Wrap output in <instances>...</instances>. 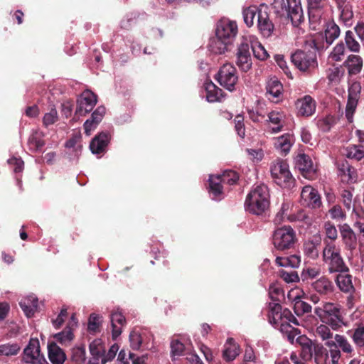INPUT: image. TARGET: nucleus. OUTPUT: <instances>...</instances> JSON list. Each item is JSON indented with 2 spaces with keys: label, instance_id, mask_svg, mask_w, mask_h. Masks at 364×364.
<instances>
[{
  "label": "nucleus",
  "instance_id": "obj_1",
  "mask_svg": "<svg viewBox=\"0 0 364 364\" xmlns=\"http://www.w3.org/2000/svg\"><path fill=\"white\" fill-rule=\"evenodd\" d=\"M269 193L267 186H257L247 196L245 205L246 210L255 215H262L269 205Z\"/></svg>",
  "mask_w": 364,
  "mask_h": 364
},
{
  "label": "nucleus",
  "instance_id": "obj_2",
  "mask_svg": "<svg viewBox=\"0 0 364 364\" xmlns=\"http://www.w3.org/2000/svg\"><path fill=\"white\" fill-rule=\"evenodd\" d=\"M325 247L322 252L323 261L328 265L330 273L349 272L340 253V249L334 242L324 240Z\"/></svg>",
  "mask_w": 364,
  "mask_h": 364
},
{
  "label": "nucleus",
  "instance_id": "obj_3",
  "mask_svg": "<svg viewBox=\"0 0 364 364\" xmlns=\"http://www.w3.org/2000/svg\"><path fill=\"white\" fill-rule=\"evenodd\" d=\"M272 242L277 251L291 250L297 242L296 232L290 225L278 228L273 232Z\"/></svg>",
  "mask_w": 364,
  "mask_h": 364
},
{
  "label": "nucleus",
  "instance_id": "obj_4",
  "mask_svg": "<svg viewBox=\"0 0 364 364\" xmlns=\"http://www.w3.org/2000/svg\"><path fill=\"white\" fill-rule=\"evenodd\" d=\"M291 61L301 72L311 74L318 68L317 56L315 51L296 50L291 55Z\"/></svg>",
  "mask_w": 364,
  "mask_h": 364
},
{
  "label": "nucleus",
  "instance_id": "obj_5",
  "mask_svg": "<svg viewBox=\"0 0 364 364\" xmlns=\"http://www.w3.org/2000/svg\"><path fill=\"white\" fill-rule=\"evenodd\" d=\"M271 175L275 183L282 188H291L295 180L286 161L277 159L271 166Z\"/></svg>",
  "mask_w": 364,
  "mask_h": 364
},
{
  "label": "nucleus",
  "instance_id": "obj_6",
  "mask_svg": "<svg viewBox=\"0 0 364 364\" xmlns=\"http://www.w3.org/2000/svg\"><path fill=\"white\" fill-rule=\"evenodd\" d=\"M215 80L226 90L230 92L235 90L238 81L236 68L231 63L223 65L215 75Z\"/></svg>",
  "mask_w": 364,
  "mask_h": 364
},
{
  "label": "nucleus",
  "instance_id": "obj_7",
  "mask_svg": "<svg viewBox=\"0 0 364 364\" xmlns=\"http://www.w3.org/2000/svg\"><path fill=\"white\" fill-rule=\"evenodd\" d=\"M309 23L313 30H316L328 6V0H307Z\"/></svg>",
  "mask_w": 364,
  "mask_h": 364
},
{
  "label": "nucleus",
  "instance_id": "obj_8",
  "mask_svg": "<svg viewBox=\"0 0 364 364\" xmlns=\"http://www.w3.org/2000/svg\"><path fill=\"white\" fill-rule=\"evenodd\" d=\"M235 62L242 72L247 73L252 68L250 46L247 39H243L238 45Z\"/></svg>",
  "mask_w": 364,
  "mask_h": 364
},
{
  "label": "nucleus",
  "instance_id": "obj_9",
  "mask_svg": "<svg viewBox=\"0 0 364 364\" xmlns=\"http://www.w3.org/2000/svg\"><path fill=\"white\" fill-rule=\"evenodd\" d=\"M237 25L235 21L228 18H222L218 21L215 28L216 37L232 43L237 33Z\"/></svg>",
  "mask_w": 364,
  "mask_h": 364
},
{
  "label": "nucleus",
  "instance_id": "obj_10",
  "mask_svg": "<svg viewBox=\"0 0 364 364\" xmlns=\"http://www.w3.org/2000/svg\"><path fill=\"white\" fill-rule=\"evenodd\" d=\"M97 102V95L90 90L85 91L77 100L75 117L85 116L90 112Z\"/></svg>",
  "mask_w": 364,
  "mask_h": 364
},
{
  "label": "nucleus",
  "instance_id": "obj_11",
  "mask_svg": "<svg viewBox=\"0 0 364 364\" xmlns=\"http://www.w3.org/2000/svg\"><path fill=\"white\" fill-rule=\"evenodd\" d=\"M23 360L26 363L31 364H42V361H46L43 355L41 353L38 338L30 339L28 344L23 350Z\"/></svg>",
  "mask_w": 364,
  "mask_h": 364
},
{
  "label": "nucleus",
  "instance_id": "obj_12",
  "mask_svg": "<svg viewBox=\"0 0 364 364\" xmlns=\"http://www.w3.org/2000/svg\"><path fill=\"white\" fill-rule=\"evenodd\" d=\"M348 102L346 107V117L352 122L360 96L361 85L359 82H353L348 87Z\"/></svg>",
  "mask_w": 364,
  "mask_h": 364
},
{
  "label": "nucleus",
  "instance_id": "obj_13",
  "mask_svg": "<svg viewBox=\"0 0 364 364\" xmlns=\"http://www.w3.org/2000/svg\"><path fill=\"white\" fill-rule=\"evenodd\" d=\"M295 167L305 178L314 180L316 178V168L309 156L305 154L297 155L295 158Z\"/></svg>",
  "mask_w": 364,
  "mask_h": 364
},
{
  "label": "nucleus",
  "instance_id": "obj_14",
  "mask_svg": "<svg viewBox=\"0 0 364 364\" xmlns=\"http://www.w3.org/2000/svg\"><path fill=\"white\" fill-rule=\"evenodd\" d=\"M287 13L283 17L290 20L294 27H298L304 21V17L300 0H287Z\"/></svg>",
  "mask_w": 364,
  "mask_h": 364
},
{
  "label": "nucleus",
  "instance_id": "obj_15",
  "mask_svg": "<svg viewBox=\"0 0 364 364\" xmlns=\"http://www.w3.org/2000/svg\"><path fill=\"white\" fill-rule=\"evenodd\" d=\"M301 203L311 208H319L321 200L318 191L311 186H305L301 193Z\"/></svg>",
  "mask_w": 364,
  "mask_h": 364
},
{
  "label": "nucleus",
  "instance_id": "obj_16",
  "mask_svg": "<svg viewBox=\"0 0 364 364\" xmlns=\"http://www.w3.org/2000/svg\"><path fill=\"white\" fill-rule=\"evenodd\" d=\"M321 237L320 235H314L303 244L304 255L311 259H316L319 256V249L321 245Z\"/></svg>",
  "mask_w": 364,
  "mask_h": 364
},
{
  "label": "nucleus",
  "instance_id": "obj_17",
  "mask_svg": "<svg viewBox=\"0 0 364 364\" xmlns=\"http://www.w3.org/2000/svg\"><path fill=\"white\" fill-rule=\"evenodd\" d=\"M297 109V114L302 117H310L316 110V102L309 95H305L301 99H298L296 102Z\"/></svg>",
  "mask_w": 364,
  "mask_h": 364
},
{
  "label": "nucleus",
  "instance_id": "obj_18",
  "mask_svg": "<svg viewBox=\"0 0 364 364\" xmlns=\"http://www.w3.org/2000/svg\"><path fill=\"white\" fill-rule=\"evenodd\" d=\"M109 134L106 132H102L96 135L91 141L90 149L92 153L100 154L105 151L109 142Z\"/></svg>",
  "mask_w": 364,
  "mask_h": 364
},
{
  "label": "nucleus",
  "instance_id": "obj_19",
  "mask_svg": "<svg viewBox=\"0 0 364 364\" xmlns=\"http://www.w3.org/2000/svg\"><path fill=\"white\" fill-rule=\"evenodd\" d=\"M109 316L112 339L116 340L122 332V328L126 324V318L125 316L118 311H112Z\"/></svg>",
  "mask_w": 364,
  "mask_h": 364
},
{
  "label": "nucleus",
  "instance_id": "obj_20",
  "mask_svg": "<svg viewBox=\"0 0 364 364\" xmlns=\"http://www.w3.org/2000/svg\"><path fill=\"white\" fill-rule=\"evenodd\" d=\"M218 175H211L208 180V193L212 199L220 200L224 197L223 183Z\"/></svg>",
  "mask_w": 364,
  "mask_h": 364
},
{
  "label": "nucleus",
  "instance_id": "obj_21",
  "mask_svg": "<svg viewBox=\"0 0 364 364\" xmlns=\"http://www.w3.org/2000/svg\"><path fill=\"white\" fill-rule=\"evenodd\" d=\"M106 109L104 106H99L97 109L92 112L90 119H88L84 123V129L85 133L87 135H90L91 132L95 129L97 124L102 121L105 114Z\"/></svg>",
  "mask_w": 364,
  "mask_h": 364
},
{
  "label": "nucleus",
  "instance_id": "obj_22",
  "mask_svg": "<svg viewBox=\"0 0 364 364\" xmlns=\"http://www.w3.org/2000/svg\"><path fill=\"white\" fill-rule=\"evenodd\" d=\"M257 26L261 33L264 37L272 36L274 31V24L269 18V15L266 11H260L258 13Z\"/></svg>",
  "mask_w": 364,
  "mask_h": 364
},
{
  "label": "nucleus",
  "instance_id": "obj_23",
  "mask_svg": "<svg viewBox=\"0 0 364 364\" xmlns=\"http://www.w3.org/2000/svg\"><path fill=\"white\" fill-rule=\"evenodd\" d=\"M311 288L321 295H327L333 291V282L326 276L319 277L316 281L311 282Z\"/></svg>",
  "mask_w": 364,
  "mask_h": 364
},
{
  "label": "nucleus",
  "instance_id": "obj_24",
  "mask_svg": "<svg viewBox=\"0 0 364 364\" xmlns=\"http://www.w3.org/2000/svg\"><path fill=\"white\" fill-rule=\"evenodd\" d=\"M341 235L346 248L348 250H355L357 245V238L354 231L351 228L344 224L340 228Z\"/></svg>",
  "mask_w": 364,
  "mask_h": 364
},
{
  "label": "nucleus",
  "instance_id": "obj_25",
  "mask_svg": "<svg viewBox=\"0 0 364 364\" xmlns=\"http://www.w3.org/2000/svg\"><path fill=\"white\" fill-rule=\"evenodd\" d=\"M343 66L348 69L349 75H355L362 70L363 59L358 55L351 54L348 55L347 59L344 61Z\"/></svg>",
  "mask_w": 364,
  "mask_h": 364
},
{
  "label": "nucleus",
  "instance_id": "obj_26",
  "mask_svg": "<svg viewBox=\"0 0 364 364\" xmlns=\"http://www.w3.org/2000/svg\"><path fill=\"white\" fill-rule=\"evenodd\" d=\"M48 358L53 364H63L66 360V355L56 343L48 345Z\"/></svg>",
  "mask_w": 364,
  "mask_h": 364
},
{
  "label": "nucleus",
  "instance_id": "obj_27",
  "mask_svg": "<svg viewBox=\"0 0 364 364\" xmlns=\"http://www.w3.org/2000/svg\"><path fill=\"white\" fill-rule=\"evenodd\" d=\"M300 262V257L295 254L289 256H277L275 259L276 264L283 267L296 268Z\"/></svg>",
  "mask_w": 364,
  "mask_h": 364
},
{
  "label": "nucleus",
  "instance_id": "obj_28",
  "mask_svg": "<svg viewBox=\"0 0 364 364\" xmlns=\"http://www.w3.org/2000/svg\"><path fill=\"white\" fill-rule=\"evenodd\" d=\"M342 154L348 159L358 161L364 158V146L350 144L343 148Z\"/></svg>",
  "mask_w": 364,
  "mask_h": 364
},
{
  "label": "nucleus",
  "instance_id": "obj_29",
  "mask_svg": "<svg viewBox=\"0 0 364 364\" xmlns=\"http://www.w3.org/2000/svg\"><path fill=\"white\" fill-rule=\"evenodd\" d=\"M347 334L358 349L364 348V326L358 325L356 328L348 330Z\"/></svg>",
  "mask_w": 364,
  "mask_h": 364
},
{
  "label": "nucleus",
  "instance_id": "obj_30",
  "mask_svg": "<svg viewBox=\"0 0 364 364\" xmlns=\"http://www.w3.org/2000/svg\"><path fill=\"white\" fill-rule=\"evenodd\" d=\"M349 272H338L336 277V283L339 289L343 292H350L354 290L352 283V276Z\"/></svg>",
  "mask_w": 364,
  "mask_h": 364
},
{
  "label": "nucleus",
  "instance_id": "obj_31",
  "mask_svg": "<svg viewBox=\"0 0 364 364\" xmlns=\"http://www.w3.org/2000/svg\"><path fill=\"white\" fill-rule=\"evenodd\" d=\"M334 343L341 351L351 357L354 353V348L343 335L336 334Z\"/></svg>",
  "mask_w": 364,
  "mask_h": 364
},
{
  "label": "nucleus",
  "instance_id": "obj_32",
  "mask_svg": "<svg viewBox=\"0 0 364 364\" xmlns=\"http://www.w3.org/2000/svg\"><path fill=\"white\" fill-rule=\"evenodd\" d=\"M341 30L339 26L333 21H328L326 23L324 31L326 41L331 45L340 36Z\"/></svg>",
  "mask_w": 364,
  "mask_h": 364
},
{
  "label": "nucleus",
  "instance_id": "obj_33",
  "mask_svg": "<svg viewBox=\"0 0 364 364\" xmlns=\"http://www.w3.org/2000/svg\"><path fill=\"white\" fill-rule=\"evenodd\" d=\"M206 99L210 102L220 101L223 97V91L214 83L210 82L205 85Z\"/></svg>",
  "mask_w": 364,
  "mask_h": 364
},
{
  "label": "nucleus",
  "instance_id": "obj_34",
  "mask_svg": "<svg viewBox=\"0 0 364 364\" xmlns=\"http://www.w3.org/2000/svg\"><path fill=\"white\" fill-rule=\"evenodd\" d=\"M282 307L279 303L270 302L268 304V318L273 325L279 323Z\"/></svg>",
  "mask_w": 364,
  "mask_h": 364
},
{
  "label": "nucleus",
  "instance_id": "obj_35",
  "mask_svg": "<svg viewBox=\"0 0 364 364\" xmlns=\"http://www.w3.org/2000/svg\"><path fill=\"white\" fill-rule=\"evenodd\" d=\"M28 145L29 149L33 151L41 150L45 145L41 132H35L28 138Z\"/></svg>",
  "mask_w": 364,
  "mask_h": 364
},
{
  "label": "nucleus",
  "instance_id": "obj_36",
  "mask_svg": "<svg viewBox=\"0 0 364 364\" xmlns=\"http://www.w3.org/2000/svg\"><path fill=\"white\" fill-rule=\"evenodd\" d=\"M227 343H229L230 346L223 350V358L226 361H232L240 354V348L232 338L227 340Z\"/></svg>",
  "mask_w": 364,
  "mask_h": 364
},
{
  "label": "nucleus",
  "instance_id": "obj_37",
  "mask_svg": "<svg viewBox=\"0 0 364 364\" xmlns=\"http://www.w3.org/2000/svg\"><path fill=\"white\" fill-rule=\"evenodd\" d=\"M19 305L28 318L32 317L38 307L37 299H23L19 302Z\"/></svg>",
  "mask_w": 364,
  "mask_h": 364
},
{
  "label": "nucleus",
  "instance_id": "obj_38",
  "mask_svg": "<svg viewBox=\"0 0 364 364\" xmlns=\"http://www.w3.org/2000/svg\"><path fill=\"white\" fill-rule=\"evenodd\" d=\"M283 85L277 79H271L267 85V92L270 95L273 99H278L282 94Z\"/></svg>",
  "mask_w": 364,
  "mask_h": 364
},
{
  "label": "nucleus",
  "instance_id": "obj_39",
  "mask_svg": "<svg viewBox=\"0 0 364 364\" xmlns=\"http://www.w3.org/2000/svg\"><path fill=\"white\" fill-rule=\"evenodd\" d=\"M314 355L316 364H327L329 358L328 351L321 344L314 346Z\"/></svg>",
  "mask_w": 364,
  "mask_h": 364
},
{
  "label": "nucleus",
  "instance_id": "obj_40",
  "mask_svg": "<svg viewBox=\"0 0 364 364\" xmlns=\"http://www.w3.org/2000/svg\"><path fill=\"white\" fill-rule=\"evenodd\" d=\"M260 11H262V8L259 9L256 6H249L243 10L244 21L248 27L253 25L255 16L258 18V13Z\"/></svg>",
  "mask_w": 364,
  "mask_h": 364
},
{
  "label": "nucleus",
  "instance_id": "obj_41",
  "mask_svg": "<svg viewBox=\"0 0 364 364\" xmlns=\"http://www.w3.org/2000/svg\"><path fill=\"white\" fill-rule=\"evenodd\" d=\"M230 44V43L216 37L215 39H213L210 41L209 46L212 53L215 54H223L228 50V46Z\"/></svg>",
  "mask_w": 364,
  "mask_h": 364
},
{
  "label": "nucleus",
  "instance_id": "obj_42",
  "mask_svg": "<svg viewBox=\"0 0 364 364\" xmlns=\"http://www.w3.org/2000/svg\"><path fill=\"white\" fill-rule=\"evenodd\" d=\"M85 361V348L84 346L75 347L72 349L68 363L82 364Z\"/></svg>",
  "mask_w": 364,
  "mask_h": 364
},
{
  "label": "nucleus",
  "instance_id": "obj_43",
  "mask_svg": "<svg viewBox=\"0 0 364 364\" xmlns=\"http://www.w3.org/2000/svg\"><path fill=\"white\" fill-rule=\"evenodd\" d=\"M218 176L220 178L223 183H226L230 186L235 185L239 180V174L233 170H225L222 174H218Z\"/></svg>",
  "mask_w": 364,
  "mask_h": 364
},
{
  "label": "nucleus",
  "instance_id": "obj_44",
  "mask_svg": "<svg viewBox=\"0 0 364 364\" xmlns=\"http://www.w3.org/2000/svg\"><path fill=\"white\" fill-rule=\"evenodd\" d=\"M250 46L255 58L259 60H264L269 57V54L260 43H250Z\"/></svg>",
  "mask_w": 364,
  "mask_h": 364
},
{
  "label": "nucleus",
  "instance_id": "obj_45",
  "mask_svg": "<svg viewBox=\"0 0 364 364\" xmlns=\"http://www.w3.org/2000/svg\"><path fill=\"white\" fill-rule=\"evenodd\" d=\"M291 136L289 134H285L278 137L275 142V146L287 154L289 151L291 146Z\"/></svg>",
  "mask_w": 364,
  "mask_h": 364
},
{
  "label": "nucleus",
  "instance_id": "obj_46",
  "mask_svg": "<svg viewBox=\"0 0 364 364\" xmlns=\"http://www.w3.org/2000/svg\"><path fill=\"white\" fill-rule=\"evenodd\" d=\"M21 350L18 343H5L0 345V355L12 356L17 355Z\"/></svg>",
  "mask_w": 364,
  "mask_h": 364
},
{
  "label": "nucleus",
  "instance_id": "obj_47",
  "mask_svg": "<svg viewBox=\"0 0 364 364\" xmlns=\"http://www.w3.org/2000/svg\"><path fill=\"white\" fill-rule=\"evenodd\" d=\"M311 306L307 302L300 299H296L294 300V311L297 316H301L304 314L311 313Z\"/></svg>",
  "mask_w": 364,
  "mask_h": 364
},
{
  "label": "nucleus",
  "instance_id": "obj_48",
  "mask_svg": "<svg viewBox=\"0 0 364 364\" xmlns=\"http://www.w3.org/2000/svg\"><path fill=\"white\" fill-rule=\"evenodd\" d=\"M151 254L154 256V260L161 262L162 267H159L160 270L169 269V262L166 259V253L164 251H160L157 247H153Z\"/></svg>",
  "mask_w": 364,
  "mask_h": 364
},
{
  "label": "nucleus",
  "instance_id": "obj_49",
  "mask_svg": "<svg viewBox=\"0 0 364 364\" xmlns=\"http://www.w3.org/2000/svg\"><path fill=\"white\" fill-rule=\"evenodd\" d=\"M53 337L61 344L70 342L73 339L74 336L72 328L70 327V324L68 325L63 331L55 334Z\"/></svg>",
  "mask_w": 364,
  "mask_h": 364
},
{
  "label": "nucleus",
  "instance_id": "obj_50",
  "mask_svg": "<svg viewBox=\"0 0 364 364\" xmlns=\"http://www.w3.org/2000/svg\"><path fill=\"white\" fill-rule=\"evenodd\" d=\"M345 42L347 48L352 52L358 53L360 50V44L355 40V35L353 31H347L345 36Z\"/></svg>",
  "mask_w": 364,
  "mask_h": 364
},
{
  "label": "nucleus",
  "instance_id": "obj_51",
  "mask_svg": "<svg viewBox=\"0 0 364 364\" xmlns=\"http://www.w3.org/2000/svg\"><path fill=\"white\" fill-rule=\"evenodd\" d=\"M344 74L341 66H333L327 70V78L331 82H338Z\"/></svg>",
  "mask_w": 364,
  "mask_h": 364
},
{
  "label": "nucleus",
  "instance_id": "obj_52",
  "mask_svg": "<svg viewBox=\"0 0 364 364\" xmlns=\"http://www.w3.org/2000/svg\"><path fill=\"white\" fill-rule=\"evenodd\" d=\"M90 353L95 358H102V356L105 353V346L100 339H97L93 341L90 344Z\"/></svg>",
  "mask_w": 364,
  "mask_h": 364
},
{
  "label": "nucleus",
  "instance_id": "obj_53",
  "mask_svg": "<svg viewBox=\"0 0 364 364\" xmlns=\"http://www.w3.org/2000/svg\"><path fill=\"white\" fill-rule=\"evenodd\" d=\"M323 323L329 325L333 330H338L346 325L342 314L326 317Z\"/></svg>",
  "mask_w": 364,
  "mask_h": 364
},
{
  "label": "nucleus",
  "instance_id": "obj_54",
  "mask_svg": "<svg viewBox=\"0 0 364 364\" xmlns=\"http://www.w3.org/2000/svg\"><path fill=\"white\" fill-rule=\"evenodd\" d=\"M321 274V269L318 267H307L304 269L301 277L303 282H309V280H312Z\"/></svg>",
  "mask_w": 364,
  "mask_h": 364
},
{
  "label": "nucleus",
  "instance_id": "obj_55",
  "mask_svg": "<svg viewBox=\"0 0 364 364\" xmlns=\"http://www.w3.org/2000/svg\"><path fill=\"white\" fill-rule=\"evenodd\" d=\"M325 345L329 348L332 364H338L339 359L341 357V350L335 345L333 341H328Z\"/></svg>",
  "mask_w": 364,
  "mask_h": 364
},
{
  "label": "nucleus",
  "instance_id": "obj_56",
  "mask_svg": "<svg viewBox=\"0 0 364 364\" xmlns=\"http://www.w3.org/2000/svg\"><path fill=\"white\" fill-rule=\"evenodd\" d=\"M268 117L270 122L277 125V127L272 128V132H279L282 129V125H280V122L282 119L283 114L279 112L272 111L269 113Z\"/></svg>",
  "mask_w": 364,
  "mask_h": 364
},
{
  "label": "nucleus",
  "instance_id": "obj_57",
  "mask_svg": "<svg viewBox=\"0 0 364 364\" xmlns=\"http://www.w3.org/2000/svg\"><path fill=\"white\" fill-rule=\"evenodd\" d=\"M269 295L273 301L279 302L284 296V290L277 285L271 284L269 288Z\"/></svg>",
  "mask_w": 364,
  "mask_h": 364
},
{
  "label": "nucleus",
  "instance_id": "obj_58",
  "mask_svg": "<svg viewBox=\"0 0 364 364\" xmlns=\"http://www.w3.org/2000/svg\"><path fill=\"white\" fill-rule=\"evenodd\" d=\"M58 120V112L55 107H52L49 112L44 114L43 124L46 127L55 124Z\"/></svg>",
  "mask_w": 364,
  "mask_h": 364
},
{
  "label": "nucleus",
  "instance_id": "obj_59",
  "mask_svg": "<svg viewBox=\"0 0 364 364\" xmlns=\"http://www.w3.org/2000/svg\"><path fill=\"white\" fill-rule=\"evenodd\" d=\"M171 355L173 358H175L176 356L183 355L185 346L180 341L175 339L171 342Z\"/></svg>",
  "mask_w": 364,
  "mask_h": 364
},
{
  "label": "nucleus",
  "instance_id": "obj_60",
  "mask_svg": "<svg viewBox=\"0 0 364 364\" xmlns=\"http://www.w3.org/2000/svg\"><path fill=\"white\" fill-rule=\"evenodd\" d=\"M101 321V316L96 314H91L88 320L89 330L93 332L99 331Z\"/></svg>",
  "mask_w": 364,
  "mask_h": 364
},
{
  "label": "nucleus",
  "instance_id": "obj_61",
  "mask_svg": "<svg viewBox=\"0 0 364 364\" xmlns=\"http://www.w3.org/2000/svg\"><path fill=\"white\" fill-rule=\"evenodd\" d=\"M316 336L320 337L322 341H326L333 338V333L328 326L325 324H321L316 328Z\"/></svg>",
  "mask_w": 364,
  "mask_h": 364
},
{
  "label": "nucleus",
  "instance_id": "obj_62",
  "mask_svg": "<svg viewBox=\"0 0 364 364\" xmlns=\"http://www.w3.org/2000/svg\"><path fill=\"white\" fill-rule=\"evenodd\" d=\"M129 341L133 350L139 349L142 343L141 334L138 331H132L129 334Z\"/></svg>",
  "mask_w": 364,
  "mask_h": 364
},
{
  "label": "nucleus",
  "instance_id": "obj_63",
  "mask_svg": "<svg viewBox=\"0 0 364 364\" xmlns=\"http://www.w3.org/2000/svg\"><path fill=\"white\" fill-rule=\"evenodd\" d=\"M273 9H274L275 13H277L280 16L283 17L287 13V1L284 0H274L272 4Z\"/></svg>",
  "mask_w": 364,
  "mask_h": 364
},
{
  "label": "nucleus",
  "instance_id": "obj_64",
  "mask_svg": "<svg viewBox=\"0 0 364 364\" xmlns=\"http://www.w3.org/2000/svg\"><path fill=\"white\" fill-rule=\"evenodd\" d=\"M235 129L237 132V134L242 137L244 138L245 135V124H244V117L241 114H237L235 119Z\"/></svg>",
  "mask_w": 364,
  "mask_h": 364
}]
</instances>
